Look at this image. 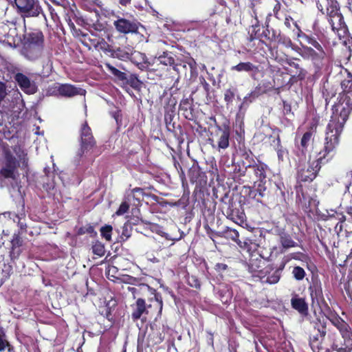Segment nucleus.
Segmentation results:
<instances>
[{
  "label": "nucleus",
  "mask_w": 352,
  "mask_h": 352,
  "mask_svg": "<svg viewBox=\"0 0 352 352\" xmlns=\"http://www.w3.org/2000/svg\"><path fill=\"white\" fill-rule=\"evenodd\" d=\"M343 95L339 102L334 105L333 115L330 120H334L336 125L343 128L352 111V79L344 80L342 82Z\"/></svg>",
  "instance_id": "1"
},
{
  "label": "nucleus",
  "mask_w": 352,
  "mask_h": 352,
  "mask_svg": "<svg viewBox=\"0 0 352 352\" xmlns=\"http://www.w3.org/2000/svg\"><path fill=\"white\" fill-rule=\"evenodd\" d=\"M342 131V128L336 125L334 120H330L326 131L324 146L322 151L319 152V158L331 159L336 154V147L338 145V138Z\"/></svg>",
  "instance_id": "2"
},
{
  "label": "nucleus",
  "mask_w": 352,
  "mask_h": 352,
  "mask_svg": "<svg viewBox=\"0 0 352 352\" xmlns=\"http://www.w3.org/2000/svg\"><path fill=\"white\" fill-rule=\"evenodd\" d=\"M43 47L38 45H25L23 53L25 58L30 60H35L42 57L43 68H45L47 71H51L52 69L51 57L49 54L41 56Z\"/></svg>",
  "instance_id": "3"
},
{
  "label": "nucleus",
  "mask_w": 352,
  "mask_h": 352,
  "mask_svg": "<svg viewBox=\"0 0 352 352\" xmlns=\"http://www.w3.org/2000/svg\"><path fill=\"white\" fill-rule=\"evenodd\" d=\"M18 11L24 16L34 17L41 12L38 0H14Z\"/></svg>",
  "instance_id": "4"
},
{
  "label": "nucleus",
  "mask_w": 352,
  "mask_h": 352,
  "mask_svg": "<svg viewBox=\"0 0 352 352\" xmlns=\"http://www.w3.org/2000/svg\"><path fill=\"white\" fill-rule=\"evenodd\" d=\"M321 160L318 157L314 160H309L307 165L299 168L298 177L302 182H311L316 178L320 168Z\"/></svg>",
  "instance_id": "5"
},
{
  "label": "nucleus",
  "mask_w": 352,
  "mask_h": 352,
  "mask_svg": "<svg viewBox=\"0 0 352 352\" xmlns=\"http://www.w3.org/2000/svg\"><path fill=\"white\" fill-rule=\"evenodd\" d=\"M296 51L304 58L311 60L314 65L320 67L322 60L325 57L324 50H314L311 47L302 45L301 47H297Z\"/></svg>",
  "instance_id": "6"
},
{
  "label": "nucleus",
  "mask_w": 352,
  "mask_h": 352,
  "mask_svg": "<svg viewBox=\"0 0 352 352\" xmlns=\"http://www.w3.org/2000/svg\"><path fill=\"white\" fill-rule=\"evenodd\" d=\"M80 138L81 148L78 152V155L82 156L95 145V141L91 134V129L87 126V123H85L82 126Z\"/></svg>",
  "instance_id": "7"
},
{
  "label": "nucleus",
  "mask_w": 352,
  "mask_h": 352,
  "mask_svg": "<svg viewBox=\"0 0 352 352\" xmlns=\"http://www.w3.org/2000/svg\"><path fill=\"white\" fill-rule=\"evenodd\" d=\"M14 80L19 87L26 94H33L37 91V86L34 80L23 73H17L14 76Z\"/></svg>",
  "instance_id": "8"
},
{
  "label": "nucleus",
  "mask_w": 352,
  "mask_h": 352,
  "mask_svg": "<svg viewBox=\"0 0 352 352\" xmlns=\"http://www.w3.org/2000/svg\"><path fill=\"white\" fill-rule=\"evenodd\" d=\"M331 323L338 328L346 342L352 341V331L349 324L338 315L331 314L329 318Z\"/></svg>",
  "instance_id": "9"
},
{
  "label": "nucleus",
  "mask_w": 352,
  "mask_h": 352,
  "mask_svg": "<svg viewBox=\"0 0 352 352\" xmlns=\"http://www.w3.org/2000/svg\"><path fill=\"white\" fill-rule=\"evenodd\" d=\"M4 166L0 170V175L5 178H13L14 171L19 166L16 158L10 153L6 154Z\"/></svg>",
  "instance_id": "10"
},
{
  "label": "nucleus",
  "mask_w": 352,
  "mask_h": 352,
  "mask_svg": "<svg viewBox=\"0 0 352 352\" xmlns=\"http://www.w3.org/2000/svg\"><path fill=\"white\" fill-rule=\"evenodd\" d=\"M54 92L64 97H72L76 95L85 94V90L69 84L58 85L54 87Z\"/></svg>",
  "instance_id": "11"
},
{
  "label": "nucleus",
  "mask_w": 352,
  "mask_h": 352,
  "mask_svg": "<svg viewBox=\"0 0 352 352\" xmlns=\"http://www.w3.org/2000/svg\"><path fill=\"white\" fill-rule=\"evenodd\" d=\"M113 25L117 31L123 34L135 32L138 30V27L135 23L123 18H120L115 21Z\"/></svg>",
  "instance_id": "12"
},
{
  "label": "nucleus",
  "mask_w": 352,
  "mask_h": 352,
  "mask_svg": "<svg viewBox=\"0 0 352 352\" xmlns=\"http://www.w3.org/2000/svg\"><path fill=\"white\" fill-rule=\"evenodd\" d=\"M286 63L288 65V67H286V70L293 78L298 80L305 78L306 71L301 68L300 65L295 62L294 59H287Z\"/></svg>",
  "instance_id": "13"
},
{
  "label": "nucleus",
  "mask_w": 352,
  "mask_h": 352,
  "mask_svg": "<svg viewBox=\"0 0 352 352\" xmlns=\"http://www.w3.org/2000/svg\"><path fill=\"white\" fill-rule=\"evenodd\" d=\"M231 69L238 72H248L254 78H255V76L259 72L258 67L254 65L250 62H241L236 65L232 67Z\"/></svg>",
  "instance_id": "14"
},
{
  "label": "nucleus",
  "mask_w": 352,
  "mask_h": 352,
  "mask_svg": "<svg viewBox=\"0 0 352 352\" xmlns=\"http://www.w3.org/2000/svg\"><path fill=\"white\" fill-rule=\"evenodd\" d=\"M43 33L41 31L36 30L28 34L25 45H38L43 47Z\"/></svg>",
  "instance_id": "15"
},
{
  "label": "nucleus",
  "mask_w": 352,
  "mask_h": 352,
  "mask_svg": "<svg viewBox=\"0 0 352 352\" xmlns=\"http://www.w3.org/2000/svg\"><path fill=\"white\" fill-rule=\"evenodd\" d=\"M14 153L17 157V165L19 166L27 167L28 164V154L25 151L19 146H15L13 148Z\"/></svg>",
  "instance_id": "16"
},
{
  "label": "nucleus",
  "mask_w": 352,
  "mask_h": 352,
  "mask_svg": "<svg viewBox=\"0 0 352 352\" xmlns=\"http://www.w3.org/2000/svg\"><path fill=\"white\" fill-rule=\"evenodd\" d=\"M220 131L221 134L218 141V146L219 148L225 149L229 146L230 130L228 128H225Z\"/></svg>",
  "instance_id": "17"
},
{
  "label": "nucleus",
  "mask_w": 352,
  "mask_h": 352,
  "mask_svg": "<svg viewBox=\"0 0 352 352\" xmlns=\"http://www.w3.org/2000/svg\"><path fill=\"white\" fill-rule=\"evenodd\" d=\"M219 293L221 296V300L223 303H226L232 298V292L229 287L224 284H221L219 286Z\"/></svg>",
  "instance_id": "18"
},
{
  "label": "nucleus",
  "mask_w": 352,
  "mask_h": 352,
  "mask_svg": "<svg viewBox=\"0 0 352 352\" xmlns=\"http://www.w3.org/2000/svg\"><path fill=\"white\" fill-rule=\"evenodd\" d=\"M133 55L134 56L133 58L135 60L138 59L140 60V63H137V65L139 66L140 69H146L148 68L151 64L148 61L147 58L144 54L140 52H135Z\"/></svg>",
  "instance_id": "19"
},
{
  "label": "nucleus",
  "mask_w": 352,
  "mask_h": 352,
  "mask_svg": "<svg viewBox=\"0 0 352 352\" xmlns=\"http://www.w3.org/2000/svg\"><path fill=\"white\" fill-rule=\"evenodd\" d=\"M12 243V251L10 252L12 258H17L19 255V252H15V249L19 248L21 245V240L19 235L14 234L11 241Z\"/></svg>",
  "instance_id": "20"
},
{
  "label": "nucleus",
  "mask_w": 352,
  "mask_h": 352,
  "mask_svg": "<svg viewBox=\"0 0 352 352\" xmlns=\"http://www.w3.org/2000/svg\"><path fill=\"white\" fill-rule=\"evenodd\" d=\"M329 22L333 31L338 30L342 28V25L343 24V17L342 14L340 13L339 14L333 16L332 19L329 20Z\"/></svg>",
  "instance_id": "21"
},
{
  "label": "nucleus",
  "mask_w": 352,
  "mask_h": 352,
  "mask_svg": "<svg viewBox=\"0 0 352 352\" xmlns=\"http://www.w3.org/2000/svg\"><path fill=\"white\" fill-rule=\"evenodd\" d=\"M0 28L4 32V34H3V36L5 37L6 38L13 39L14 38V36H16L17 35L16 29L14 27L12 28H10L8 27V25H3L1 26Z\"/></svg>",
  "instance_id": "22"
},
{
  "label": "nucleus",
  "mask_w": 352,
  "mask_h": 352,
  "mask_svg": "<svg viewBox=\"0 0 352 352\" xmlns=\"http://www.w3.org/2000/svg\"><path fill=\"white\" fill-rule=\"evenodd\" d=\"M280 243L285 248H294L297 245V243L292 240V237L286 234L280 236Z\"/></svg>",
  "instance_id": "23"
},
{
  "label": "nucleus",
  "mask_w": 352,
  "mask_h": 352,
  "mask_svg": "<svg viewBox=\"0 0 352 352\" xmlns=\"http://www.w3.org/2000/svg\"><path fill=\"white\" fill-rule=\"evenodd\" d=\"M157 60L160 64L164 65H172L175 63L174 58L166 52H164L162 55L160 56L157 58Z\"/></svg>",
  "instance_id": "24"
},
{
  "label": "nucleus",
  "mask_w": 352,
  "mask_h": 352,
  "mask_svg": "<svg viewBox=\"0 0 352 352\" xmlns=\"http://www.w3.org/2000/svg\"><path fill=\"white\" fill-rule=\"evenodd\" d=\"M92 252L94 254L101 257L105 254V249L103 244L96 242L92 246Z\"/></svg>",
  "instance_id": "25"
},
{
  "label": "nucleus",
  "mask_w": 352,
  "mask_h": 352,
  "mask_svg": "<svg viewBox=\"0 0 352 352\" xmlns=\"http://www.w3.org/2000/svg\"><path fill=\"white\" fill-rule=\"evenodd\" d=\"M312 135L313 133L311 131H307L303 135L300 141V145L302 150L306 149L311 143L312 140Z\"/></svg>",
  "instance_id": "26"
},
{
  "label": "nucleus",
  "mask_w": 352,
  "mask_h": 352,
  "mask_svg": "<svg viewBox=\"0 0 352 352\" xmlns=\"http://www.w3.org/2000/svg\"><path fill=\"white\" fill-rule=\"evenodd\" d=\"M293 308H307V304L302 298L294 297L292 299Z\"/></svg>",
  "instance_id": "27"
},
{
  "label": "nucleus",
  "mask_w": 352,
  "mask_h": 352,
  "mask_svg": "<svg viewBox=\"0 0 352 352\" xmlns=\"http://www.w3.org/2000/svg\"><path fill=\"white\" fill-rule=\"evenodd\" d=\"M292 274L295 279L297 280H301L305 276V272L302 267L296 266L294 267L292 270Z\"/></svg>",
  "instance_id": "28"
},
{
  "label": "nucleus",
  "mask_w": 352,
  "mask_h": 352,
  "mask_svg": "<svg viewBox=\"0 0 352 352\" xmlns=\"http://www.w3.org/2000/svg\"><path fill=\"white\" fill-rule=\"evenodd\" d=\"M111 231L112 227L111 226H106L100 229L102 236L108 241L111 240Z\"/></svg>",
  "instance_id": "29"
},
{
  "label": "nucleus",
  "mask_w": 352,
  "mask_h": 352,
  "mask_svg": "<svg viewBox=\"0 0 352 352\" xmlns=\"http://www.w3.org/2000/svg\"><path fill=\"white\" fill-rule=\"evenodd\" d=\"M8 348V351H11L12 349L10 347L9 342L6 340L3 333H0V351H4Z\"/></svg>",
  "instance_id": "30"
},
{
  "label": "nucleus",
  "mask_w": 352,
  "mask_h": 352,
  "mask_svg": "<svg viewBox=\"0 0 352 352\" xmlns=\"http://www.w3.org/2000/svg\"><path fill=\"white\" fill-rule=\"evenodd\" d=\"M107 67L109 69V70L116 77L118 78L123 80L125 79V74L124 72H120V70L117 69L113 66L107 64Z\"/></svg>",
  "instance_id": "31"
},
{
  "label": "nucleus",
  "mask_w": 352,
  "mask_h": 352,
  "mask_svg": "<svg viewBox=\"0 0 352 352\" xmlns=\"http://www.w3.org/2000/svg\"><path fill=\"white\" fill-rule=\"evenodd\" d=\"M226 234H227V236L228 238L231 239L234 241H236V242L238 241L239 234V232L236 230L228 228L226 230Z\"/></svg>",
  "instance_id": "32"
},
{
  "label": "nucleus",
  "mask_w": 352,
  "mask_h": 352,
  "mask_svg": "<svg viewBox=\"0 0 352 352\" xmlns=\"http://www.w3.org/2000/svg\"><path fill=\"white\" fill-rule=\"evenodd\" d=\"M129 204L127 202L124 201L120 204L118 210L116 212V214L118 216L123 215L129 210Z\"/></svg>",
  "instance_id": "33"
},
{
  "label": "nucleus",
  "mask_w": 352,
  "mask_h": 352,
  "mask_svg": "<svg viewBox=\"0 0 352 352\" xmlns=\"http://www.w3.org/2000/svg\"><path fill=\"white\" fill-rule=\"evenodd\" d=\"M332 352H352V347L333 344L332 346Z\"/></svg>",
  "instance_id": "34"
},
{
  "label": "nucleus",
  "mask_w": 352,
  "mask_h": 352,
  "mask_svg": "<svg viewBox=\"0 0 352 352\" xmlns=\"http://www.w3.org/2000/svg\"><path fill=\"white\" fill-rule=\"evenodd\" d=\"M278 43L280 44L283 45L286 47H292L294 50H296V48H294L292 47V45H293L291 39L288 37H286V36L280 37V38L278 40Z\"/></svg>",
  "instance_id": "35"
},
{
  "label": "nucleus",
  "mask_w": 352,
  "mask_h": 352,
  "mask_svg": "<svg viewBox=\"0 0 352 352\" xmlns=\"http://www.w3.org/2000/svg\"><path fill=\"white\" fill-rule=\"evenodd\" d=\"M340 14L339 10L335 6H331L327 8V16L328 21Z\"/></svg>",
  "instance_id": "36"
},
{
  "label": "nucleus",
  "mask_w": 352,
  "mask_h": 352,
  "mask_svg": "<svg viewBox=\"0 0 352 352\" xmlns=\"http://www.w3.org/2000/svg\"><path fill=\"white\" fill-rule=\"evenodd\" d=\"M308 43L314 47L317 50H323L320 44L315 39L311 38H307Z\"/></svg>",
  "instance_id": "37"
},
{
  "label": "nucleus",
  "mask_w": 352,
  "mask_h": 352,
  "mask_svg": "<svg viewBox=\"0 0 352 352\" xmlns=\"http://www.w3.org/2000/svg\"><path fill=\"white\" fill-rule=\"evenodd\" d=\"M96 46H100V48L104 51H111L110 46L103 39L98 41Z\"/></svg>",
  "instance_id": "38"
},
{
  "label": "nucleus",
  "mask_w": 352,
  "mask_h": 352,
  "mask_svg": "<svg viewBox=\"0 0 352 352\" xmlns=\"http://www.w3.org/2000/svg\"><path fill=\"white\" fill-rule=\"evenodd\" d=\"M146 311V309H136L133 314H132V318L134 320H136L139 319L142 314Z\"/></svg>",
  "instance_id": "39"
},
{
  "label": "nucleus",
  "mask_w": 352,
  "mask_h": 352,
  "mask_svg": "<svg viewBox=\"0 0 352 352\" xmlns=\"http://www.w3.org/2000/svg\"><path fill=\"white\" fill-rule=\"evenodd\" d=\"M255 173L260 177V179L265 177L264 168L263 166H257V168L255 169Z\"/></svg>",
  "instance_id": "40"
},
{
  "label": "nucleus",
  "mask_w": 352,
  "mask_h": 352,
  "mask_svg": "<svg viewBox=\"0 0 352 352\" xmlns=\"http://www.w3.org/2000/svg\"><path fill=\"white\" fill-rule=\"evenodd\" d=\"M275 1L276 2V3L274 6L273 12H274V16L276 18L279 19V17L278 16V11L280 9L281 5H280V1L278 0H275Z\"/></svg>",
  "instance_id": "41"
},
{
  "label": "nucleus",
  "mask_w": 352,
  "mask_h": 352,
  "mask_svg": "<svg viewBox=\"0 0 352 352\" xmlns=\"http://www.w3.org/2000/svg\"><path fill=\"white\" fill-rule=\"evenodd\" d=\"M293 23H294V22L292 17H290V16L285 17L284 24L287 28H290L292 27V24H293Z\"/></svg>",
  "instance_id": "42"
},
{
  "label": "nucleus",
  "mask_w": 352,
  "mask_h": 352,
  "mask_svg": "<svg viewBox=\"0 0 352 352\" xmlns=\"http://www.w3.org/2000/svg\"><path fill=\"white\" fill-rule=\"evenodd\" d=\"M6 88L3 82H0V101L4 98L6 95Z\"/></svg>",
  "instance_id": "43"
},
{
  "label": "nucleus",
  "mask_w": 352,
  "mask_h": 352,
  "mask_svg": "<svg viewBox=\"0 0 352 352\" xmlns=\"http://www.w3.org/2000/svg\"><path fill=\"white\" fill-rule=\"evenodd\" d=\"M277 155H278L279 160H283V158H284L285 155H286V151L284 149H283L282 148H278L277 151Z\"/></svg>",
  "instance_id": "44"
},
{
  "label": "nucleus",
  "mask_w": 352,
  "mask_h": 352,
  "mask_svg": "<svg viewBox=\"0 0 352 352\" xmlns=\"http://www.w3.org/2000/svg\"><path fill=\"white\" fill-rule=\"evenodd\" d=\"M227 265L224 263H217L216 265V269L219 271L226 270L227 269Z\"/></svg>",
  "instance_id": "45"
},
{
  "label": "nucleus",
  "mask_w": 352,
  "mask_h": 352,
  "mask_svg": "<svg viewBox=\"0 0 352 352\" xmlns=\"http://www.w3.org/2000/svg\"><path fill=\"white\" fill-rule=\"evenodd\" d=\"M144 300L143 299L139 298L137 300L138 308H144Z\"/></svg>",
  "instance_id": "46"
},
{
  "label": "nucleus",
  "mask_w": 352,
  "mask_h": 352,
  "mask_svg": "<svg viewBox=\"0 0 352 352\" xmlns=\"http://www.w3.org/2000/svg\"><path fill=\"white\" fill-rule=\"evenodd\" d=\"M131 0H120V3L123 6H126L131 3Z\"/></svg>",
  "instance_id": "47"
},
{
  "label": "nucleus",
  "mask_w": 352,
  "mask_h": 352,
  "mask_svg": "<svg viewBox=\"0 0 352 352\" xmlns=\"http://www.w3.org/2000/svg\"><path fill=\"white\" fill-rule=\"evenodd\" d=\"M127 290H128L129 292H131V293H132V294H135V292H136V290H137V288L133 287H131V286H128V287H127Z\"/></svg>",
  "instance_id": "48"
},
{
  "label": "nucleus",
  "mask_w": 352,
  "mask_h": 352,
  "mask_svg": "<svg viewBox=\"0 0 352 352\" xmlns=\"http://www.w3.org/2000/svg\"><path fill=\"white\" fill-rule=\"evenodd\" d=\"M318 307L319 308H326V307H329L328 305L326 304L324 302H322V304L319 303L318 302Z\"/></svg>",
  "instance_id": "49"
},
{
  "label": "nucleus",
  "mask_w": 352,
  "mask_h": 352,
  "mask_svg": "<svg viewBox=\"0 0 352 352\" xmlns=\"http://www.w3.org/2000/svg\"><path fill=\"white\" fill-rule=\"evenodd\" d=\"M299 311V312L302 314V315H307V310L308 309H298Z\"/></svg>",
  "instance_id": "50"
},
{
  "label": "nucleus",
  "mask_w": 352,
  "mask_h": 352,
  "mask_svg": "<svg viewBox=\"0 0 352 352\" xmlns=\"http://www.w3.org/2000/svg\"><path fill=\"white\" fill-rule=\"evenodd\" d=\"M105 311H106V314H105L107 315V317H108V314L109 313V309H105Z\"/></svg>",
  "instance_id": "51"
},
{
  "label": "nucleus",
  "mask_w": 352,
  "mask_h": 352,
  "mask_svg": "<svg viewBox=\"0 0 352 352\" xmlns=\"http://www.w3.org/2000/svg\"><path fill=\"white\" fill-rule=\"evenodd\" d=\"M138 190H140V188H134V189L133 190V191H138Z\"/></svg>",
  "instance_id": "52"
},
{
  "label": "nucleus",
  "mask_w": 352,
  "mask_h": 352,
  "mask_svg": "<svg viewBox=\"0 0 352 352\" xmlns=\"http://www.w3.org/2000/svg\"><path fill=\"white\" fill-rule=\"evenodd\" d=\"M122 234H124L126 236V238H129V235L125 234V233L124 232H123Z\"/></svg>",
  "instance_id": "53"
},
{
  "label": "nucleus",
  "mask_w": 352,
  "mask_h": 352,
  "mask_svg": "<svg viewBox=\"0 0 352 352\" xmlns=\"http://www.w3.org/2000/svg\"><path fill=\"white\" fill-rule=\"evenodd\" d=\"M143 287H146V288H148V287L147 285H144Z\"/></svg>",
  "instance_id": "54"
},
{
  "label": "nucleus",
  "mask_w": 352,
  "mask_h": 352,
  "mask_svg": "<svg viewBox=\"0 0 352 352\" xmlns=\"http://www.w3.org/2000/svg\"><path fill=\"white\" fill-rule=\"evenodd\" d=\"M128 56H129V54H128V53H126V57H128Z\"/></svg>",
  "instance_id": "55"
}]
</instances>
